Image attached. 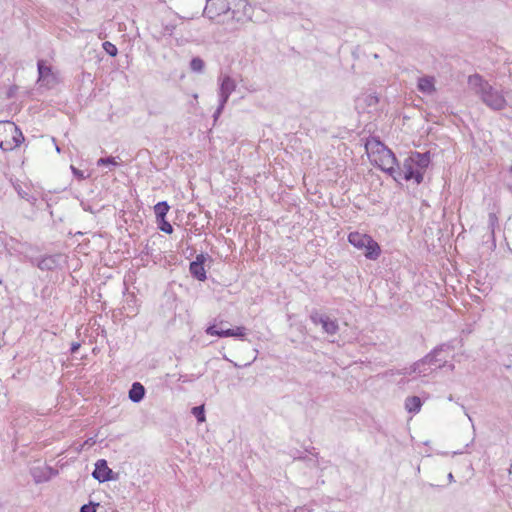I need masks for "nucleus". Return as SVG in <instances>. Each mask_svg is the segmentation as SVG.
I'll use <instances>...</instances> for the list:
<instances>
[{"label":"nucleus","mask_w":512,"mask_h":512,"mask_svg":"<svg viewBox=\"0 0 512 512\" xmlns=\"http://www.w3.org/2000/svg\"><path fill=\"white\" fill-rule=\"evenodd\" d=\"M92 476L99 482H106L115 479L113 471L108 467L107 461L104 459H100L95 463V469Z\"/></svg>","instance_id":"9"},{"label":"nucleus","mask_w":512,"mask_h":512,"mask_svg":"<svg viewBox=\"0 0 512 512\" xmlns=\"http://www.w3.org/2000/svg\"><path fill=\"white\" fill-rule=\"evenodd\" d=\"M206 261V256L204 254H198L194 261L190 263V273L191 275L199 281L206 280V271L204 268V263Z\"/></svg>","instance_id":"11"},{"label":"nucleus","mask_w":512,"mask_h":512,"mask_svg":"<svg viewBox=\"0 0 512 512\" xmlns=\"http://www.w3.org/2000/svg\"><path fill=\"white\" fill-rule=\"evenodd\" d=\"M448 480H449V482H453L454 481V476H453L452 473L448 474Z\"/></svg>","instance_id":"36"},{"label":"nucleus","mask_w":512,"mask_h":512,"mask_svg":"<svg viewBox=\"0 0 512 512\" xmlns=\"http://www.w3.org/2000/svg\"><path fill=\"white\" fill-rule=\"evenodd\" d=\"M468 84L481 101L490 109L500 111L506 108L507 101L501 91L495 89L479 74L468 77Z\"/></svg>","instance_id":"2"},{"label":"nucleus","mask_w":512,"mask_h":512,"mask_svg":"<svg viewBox=\"0 0 512 512\" xmlns=\"http://www.w3.org/2000/svg\"><path fill=\"white\" fill-rule=\"evenodd\" d=\"M430 161L429 152H412L404 161L402 172H399V177L406 181L414 179L416 184H420L423 181L424 171L429 166Z\"/></svg>","instance_id":"3"},{"label":"nucleus","mask_w":512,"mask_h":512,"mask_svg":"<svg viewBox=\"0 0 512 512\" xmlns=\"http://www.w3.org/2000/svg\"><path fill=\"white\" fill-rule=\"evenodd\" d=\"M509 173L512 176V166L509 168Z\"/></svg>","instance_id":"37"},{"label":"nucleus","mask_w":512,"mask_h":512,"mask_svg":"<svg viewBox=\"0 0 512 512\" xmlns=\"http://www.w3.org/2000/svg\"><path fill=\"white\" fill-rule=\"evenodd\" d=\"M108 164H111V165H118V163L116 162L115 158L114 157H106V158H100L98 161H97V166H103V165H108Z\"/></svg>","instance_id":"27"},{"label":"nucleus","mask_w":512,"mask_h":512,"mask_svg":"<svg viewBox=\"0 0 512 512\" xmlns=\"http://www.w3.org/2000/svg\"><path fill=\"white\" fill-rule=\"evenodd\" d=\"M363 249H365V257L370 260H376L381 253V248L379 244L372 237L369 239V243L366 244V247H364Z\"/></svg>","instance_id":"14"},{"label":"nucleus","mask_w":512,"mask_h":512,"mask_svg":"<svg viewBox=\"0 0 512 512\" xmlns=\"http://www.w3.org/2000/svg\"><path fill=\"white\" fill-rule=\"evenodd\" d=\"M190 68L194 72L202 73L205 68V62L200 57H194L190 61Z\"/></svg>","instance_id":"21"},{"label":"nucleus","mask_w":512,"mask_h":512,"mask_svg":"<svg viewBox=\"0 0 512 512\" xmlns=\"http://www.w3.org/2000/svg\"><path fill=\"white\" fill-rule=\"evenodd\" d=\"M38 67V81L43 85L52 86L56 82V77L51 71V67L47 66L43 60H39L37 63Z\"/></svg>","instance_id":"12"},{"label":"nucleus","mask_w":512,"mask_h":512,"mask_svg":"<svg viewBox=\"0 0 512 512\" xmlns=\"http://www.w3.org/2000/svg\"><path fill=\"white\" fill-rule=\"evenodd\" d=\"M412 373H415L414 371H412V365L408 368H404V369L398 371L399 375H404V376L411 375Z\"/></svg>","instance_id":"33"},{"label":"nucleus","mask_w":512,"mask_h":512,"mask_svg":"<svg viewBox=\"0 0 512 512\" xmlns=\"http://www.w3.org/2000/svg\"><path fill=\"white\" fill-rule=\"evenodd\" d=\"M489 220V227L491 228L492 232H494L495 226L498 223V218L495 213H489L488 216Z\"/></svg>","instance_id":"28"},{"label":"nucleus","mask_w":512,"mask_h":512,"mask_svg":"<svg viewBox=\"0 0 512 512\" xmlns=\"http://www.w3.org/2000/svg\"><path fill=\"white\" fill-rule=\"evenodd\" d=\"M310 320L315 325H321L325 333L335 335L339 330V325L336 320H332L329 316L320 314L317 310L310 313Z\"/></svg>","instance_id":"6"},{"label":"nucleus","mask_w":512,"mask_h":512,"mask_svg":"<svg viewBox=\"0 0 512 512\" xmlns=\"http://www.w3.org/2000/svg\"><path fill=\"white\" fill-rule=\"evenodd\" d=\"M417 87L422 93L432 94L435 91L434 78L429 76L419 78Z\"/></svg>","instance_id":"16"},{"label":"nucleus","mask_w":512,"mask_h":512,"mask_svg":"<svg viewBox=\"0 0 512 512\" xmlns=\"http://www.w3.org/2000/svg\"><path fill=\"white\" fill-rule=\"evenodd\" d=\"M412 371L417 373L421 377L429 376L435 369L430 364H422L416 369V362L412 365Z\"/></svg>","instance_id":"19"},{"label":"nucleus","mask_w":512,"mask_h":512,"mask_svg":"<svg viewBox=\"0 0 512 512\" xmlns=\"http://www.w3.org/2000/svg\"><path fill=\"white\" fill-rule=\"evenodd\" d=\"M422 407V401L418 396H410L405 400V408L409 413H418Z\"/></svg>","instance_id":"17"},{"label":"nucleus","mask_w":512,"mask_h":512,"mask_svg":"<svg viewBox=\"0 0 512 512\" xmlns=\"http://www.w3.org/2000/svg\"><path fill=\"white\" fill-rule=\"evenodd\" d=\"M374 148L378 154V158H375L374 161L380 169L391 175L396 181L402 179L399 177V172H402V168H395L398 163L394 153L376 139L370 140L366 143L367 150Z\"/></svg>","instance_id":"4"},{"label":"nucleus","mask_w":512,"mask_h":512,"mask_svg":"<svg viewBox=\"0 0 512 512\" xmlns=\"http://www.w3.org/2000/svg\"><path fill=\"white\" fill-rule=\"evenodd\" d=\"M102 47L105 50V52L112 57H115L118 53L117 47L109 41L104 42L102 44Z\"/></svg>","instance_id":"23"},{"label":"nucleus","mask_w":512,"mask_h":512,"mask_svg":"<svg viewBox=\"0 0 512 512\" xmlns=\"http://www.w3.org/2000/svg\"><path fill=\"white\" fill-rule=\"evenodd\" d=\"M158 227L162 232H165L167 234H171L173 232L172 225L166 221L165 218L163 220H157Z\"/></svg>","instance_id":"24"},{"label":"nucleus","mask_w":512,"mask_h":512,"mask_svg":"<svg viewBox=\"0 0 512 512\" xmlns=\"http://www.w3.org/2000/svg\"><path fill=\"white\" fill-rule=\"evenodd\" d=\"M98 504H85L81 507L80 512H96V507Z\"/></svg>","instance_id":"29"},{"label":"nucleus","mask_w":512,"mask_h":512,"mask_svg":"<svg viewBox=\"0 0 512 512\" xmlns=\"http://www.w3.org/2000/svg\"><path fill=\"white\" fill-rule=\"evenodd\" d=\"M371 238L368 234H363L359 232H351L348 236V241L354 247L358 249H363L366 247V244L369 243V239Z\"/></svg>","instance_id":"13"},{"label":"nucleus","mask_w":512,"mask_h":512,"mask_svg":"<svg viewBox=\"0 0 512 512\" xmlns=\"http://www.w3.org/2000/svg\"><path fill=\"white\" fill-rule=\"evenodd\" d=\"M445 367H448V369L451 370V371H453L455 369L454 364L448 363L447 361H446V366Z\"/></svg>","instance_id":"35"},{"label":"nucleus","mask_w":512,"mask_h":512,"mask_svg":"<svg viewBox=\"0 0 512 512\" xmlns=\"http://www.w3.org/2000/svg\"><path fill=\"white\" fill-rule=\"evenodd\" d=\"M15 188H16V190H17L18 195H19L21 198H23V199L27 200V201H28V202H30L31 204H35V201H36V198H35V197L29 196V194H28L26 191H24L20 186H17V187H15Z\"/></svg>","instance_id":"25"},{"label":"nucleus","mask_w":512,"mask_h":512,"mask_svg":"<svg viewBox=\"0 0 512 512\" xmlns=\"http://www.w3.org/2000/svg\"><path fill=\"white\" fill-rule=\"evenodd\" d=\"M444 345L435 348L432 352L424 356L422 359L416 361V368L420 365L430 364L435 366V370L446 366V357L442 356Z\"/></svg>","instance_id":"7"},{"label":"nucleus","mask_w":512,"mask_h":512,"mask_svg":"<svg viewBox=\"0 0 512 512\" xmlns=\"http://www.w3.org/2000/svg\"><path fill=\"white\" fill-rule=\"evenodd\" d=\"M192 414L196 417L198 422H204L205 421V412H204V406H196L192 408Z\"/></svg>","instance_id":"22"},{"label":"nucleus","mask_w":512,"mask_h":512,"mask_svg":"<svg viewBox=\"0 0 512 512\" xmlns=\"http://www.w3.org/2000/svg\"><path fill=\"white\" fill-rule=\"evenodd\" d=\"M225 107V104H222L221 101H219V105H218V108L216 109V111L214 112V119L217 120L218 117L220 116V114L222 113L223 109Z\"/></svg>","instance_id":"31"},{"label":"nucleus","mask_w":512,"mask_h":512,"mask_svg":"<svg viewBox=\"0 0 512 512\" xmlns=\"http://www.w3.org/2000/svg\"><path fill=\"white\" fill-rule=\"evenodd\" d=\"M225 337H238L244 338L246 335L245 327H237L236 329H225L224 333Z\"/></svg>","instance_id":"20"},{"label":"nucleus","mask_w":512,"mask_h":512,"mask_svg":"<svg viewBox=\"0 0 512 512\" xmlns=\"http://www.w3.org/2000/svg\"><path fill=\"white\" fill-rule=\"evenodd\" d=\"M80 346H81V345H80V343H79V342H73V343L71 344V348H70L71 353H72V354L76 353V352L79 350Z\"/></svg>","instance_id":"34"},{"label":"nucleus","mask_w":512,"mask_h":512,"mask_svg":"<svg viewBox=\"0 0 512 512\" xmlns=\"http://www.w3.org/2000/svg\"><path fill=\"white\" fill-rule=\"evenodd\" d=\"M71 170L73 172V174L78 178V179H84L85 176H84V173L83 171L75 168L74 166H71Z\"/></svg>","instance_id":"32"},{"label":"nucleus","mask_w":512,"mask_h":512,"mask_svg":"<svg viewBox=\"0 0 512 512\" xmlns=\"http://www.w3.org/2000/svg\"><path fill=\"white\" fill-rule=\"evenodd\" d=\"M250 10L247 0H207L203 15L217 23L243 22Z\"/></svg>","instance_id":"1"},{"label":"nucleus","mask_w":512,"mask_h":512,"mask_svg":"<svg viewBox=\"0 0 512 512\" xmlns=\"http://www.w3.org/2000/svg\"><path fill=\"white\" fill-rule=\"evenodd\" d=\"M56 150H57V152H60L59 146H56Z\"/></svg>","instance_id":"38"},{"label":"nucleus","mask_w":512,"mask_h":512,"mask_svg":"<svg viewBox=\"0 0 512 512\" xmlns=\"http://www.w3.org/2000/svg\"><path fill=\"white\" fill-rule=\"evenodd\" d=\"M145 396V388L139 382H134L129 390V399L134 402H140Z\"/></svg>","instance_id":"15"},{"label":"nucleus","mask_w":512,"mask_h":512,"mask_svg":"<svg viewBox=\"0 0 512 512\" xmlns=\"http://www.w3.org/2000/svg\"><path fill=\"white\" fill-rule=\"evenodd\" d=\"M0 146L3 151H11L20 146L24 136L20 128L11 121H0Z\"/></svg>","instance_id":"5"},{"label":"nucleus","mask_w":512,"mask_h":512,"mask_svg":"<svg viewBox=\"0 0 512 512\" xmlns=\"http://www.w3.org/2000/svg\"><path fill=\"white\" fill-rule=\"evenodd\" d=\"M61 258V255L55 254V255H48L44 256L42 258H31L30 262L32 265L37 266L42 271H50L55 269L59 265V260Z\"/></svg>","instance_id":"10"},{"label":"nucleus","mask_w":512,"mask_h":512,"mask_svg":"<svg viewBox=\"0 0 512 512\" xmlns=\"http://www.w3.org/2000/svg\"><path fill=\"white\" fill-rule=\"evenodd\" d=\"M224 331H225V329H220V330H218V329L216 328V326H215V325H213V326H209V327L206 329V333H207L208 335H216V336H218V337H225V335L223 334V333H224Z\"/></svg>","instance_id":"26"},{"label":"nucleus","mask_w":512,"mask_h":512,"mask_svg":"<svg viewBox=\"0 0 512 512\" xmlns=\"http://www.w3.org/2000/svg\"><path fill=\"white\" fill-rule=\"evenodd\" d=\"M169 209H170V206L168 205V203L166 201L157 203L154 206V213H155L156 219L163 220V218L166 217Z\"/></svg>","instance_id":"18"},{"label":"nucleus","mask_w":512,"mask_h":512,"mask_svg":"<svg viewBox=\"0 0 512 512\" xmlns=\"http://www.w3.org/2000/svg\"><path fill=\"white\" fill-rule=\"evenodd\" d=\"M176 26L173 24L165 25L163 28V34L171 36L175 30Z\"/></svg>","instance_id":"30"},{"label":"nucleus","mask_w":512,"mask_h":512,"mask_svg":"<svg viewBox=\"0 0 512 512\" xmlns=\"http://www.w3.org/2000/svg\"><path fill=\"white\" fill-rule=\"evenodd\" d=\"M219 101L226 104L230 95L235 91L237 85L235 80L229 75L220 76L219 79Z\"/></svg>","instance_id":"8"}]
</instances>
